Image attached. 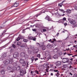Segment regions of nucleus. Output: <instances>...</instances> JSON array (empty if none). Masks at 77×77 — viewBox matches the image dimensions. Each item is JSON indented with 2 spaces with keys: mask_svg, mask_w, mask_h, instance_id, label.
I'll return each instance as SVG.
<instances>
[{
  "mask_svg": "<svg viewBox=\"0 0 77 77\" xmlns=\"http://www.w3.org/2000/svg\"><path fill=\"white\" fill-rule=\"evenodd\" d=\"M6 55L5 54H4L1 56V58H2V59H3L2 60H4L3 59H4V58H5V57H6Z\"/></svg>",
  "mask_w": 77,
  "mask_h": 77,
  "instance_id": "nucleus-18",
  "label": "nucleus"
},
{
  "mask_svg": "<svg viewBox=\"0 0 77 77\" xmlns=\"http://www.w3.org/2000/svg\"><path fill=\"white\" fill-rule=\"evenodd\" d=\"M65 2V0H63V2H61V3H63V2Z\"/></svg>",
  "mask_w": 77,
  "mask_h": 77,
  "instance_id": "nucleus-54",
  "label": "nucleus"
},
{
  "mask_svg": "<svg viewBox=\"0 0 77 77\" xmlns=\"http://www.w3.org/2000/svg\"><path fill=\"white\" fill-rule=\"evenodd\" d=\"M20 63L22 64L23 66H25L27 63V62L24 61V60L23 59H21L20 61Z\"/></svg>",
  "mask_w": 77,
  "mask_h": 77,
  "instance_id": "nucleus-3",
  "label": "nucleus"
},
{
  "mask_svg": "<svg viewBox=\"0 0 77 77\" xmlns=\"http://www.w3.org/2000/svg\"><path fill=\"white\" fill-rule=\"evenodd\" d=\"M5 72H6V70H5L2 69L1 70V72L2 75L5 74Z\"/></svg>",
  "mask_w": 77,
  "mask_h": 77,
  "instance_id": "nucleus-13",
  "label": "nucleus"
},
{
  "mask_svg": "<svg viewBox=\"0 0 77 77\" xmlns=\"http://www.w3.org/2000/svg\"><path fill=\"white\" fill-rule=\"evenodd\" d=\"M14 5H12L11 6L12 8V7H14Z\"/></svg>",
  "mask_w": 77,
  "mask_h": 77,
  "instance_id": "nucleus-63",
  "label": "nucleus"
},
{
  "mask_svg": "<svg viewBox=\"0 0 77 77\" xmlns=\"http://www.w3.org/2000/svg\"><path fill=\"white\" fill-rule=\"evenodd\" d=\"M69 74L71 75H72V74L71 72H70Z\"/></svg>",
  "mask_w": 77,
  "mask_h": 77,
  "instance_id": "nucleus-46",
  "label": "nucleus"
},
{
  "mask_svg": "<svg viewBox=\"0 0 77 77\" xmlns=\"http://www.w3.org/2000/svg\"><path fill=\"white\" fill-rule=\"evenodd\" d=\"M3 59H2V57H0V60H3Z\"/></svg>",
  "mask_w": 77,
  "mask_h": 77,
  "instance_id": "nucleus-47",
  "label": "nucleus"
},
{
  "mask_svg": "<svg viewBox=\"0 0 77 77\" xmlns=\"http://www.w3.org/2000/svg\"><path fill=\"white\" fill-rule=\"evenodd\" d=\"M8 69H12L13 71H11V72H13L14 71H15L16 70L17 71H20V69H21V67L20 66H18L17 67L14 66L12 68L11 66H9L7 68Z\"/></svg>",
  "mask_w": 77,
  "mask_h": 77,
  "instance_id": "nucleus-1",
  "label": "nucleus"
},
{
  "mask_svg": "<svg viewBox=\"0 0 77 77\" xmlns=\"http://www.w3.org/2000/svg\"><path fill=\"white\" fill-rule=\"evenodd\" d=\"M54 71L56 72H57V73L55 74V75H56L57 77H59V72L57 70H54Z\"/></svg>",
  "mask_w": 77,
  "mask_h": 77,
  "instance_id": "nucleus-10",
  "label": "nucleus"
},
{
  "mask_svg": "<svg viewBox=\"0 0 77 77\" xmlns=\"http://www.w3.org/2000/svg\"><path fill=\"white\" fill-rule=\"evenodd\" d=\"M42 30H43V32H45V31H46V29H43Z\"/></svg>",
  "mask_w": 77,
  "mask_h": 77,
  "instance_id": "nucleus-39",
  "label": "nucleus"
},
{
  "mask_svg": "<svg viewBox=\"0 0 77 77\" xmlns=\"http://www.w3.org/2000/svg\"><path fill=\"white\" fill-rule=\"evenodd\" d=\"M63 21H65V20H66V18L65 17H64L63 18Z\"/></svg>",
  "mask_w": 77,
  "mask_h": 77,
  "instance_id": "nucleus-40",
  "label": "nucleus"
},
{
  "mask_svg": "<svg viewBox=\"0 0 77 77\" xmlns=\"http://www.w3.org/2000/svg\"><path fill=\"white\" fill-rule=\"evenodd\" d=\"M19 6V3L15 2L14 4V7H18Z\"/></svg>",
  "mask_w": 77,
  "mask_h": 77,
  "instance_id": "nucleus-16",
  "label": "nucleus"
},
{
  "mask_svg": "<svg viewBox=\"0 0 77 77\" xmlns=\"http://www.w3.org/2000/svg\"><path fill=\"white\" fill-rule=\"evenodd\" d=\"M26 43H23L21 44L20 47H25L26 46Z\"/></svg>",
  "mask_w": 77,
  "mask_h": 77,
  "instance_id": "nucleus-17",
  "label": "nucleus"
},
{
  "mask_svg": "<svg viewBox=\"0 0 77 77\" xmlns=\"http://www.w3.org/2000/svg\"><path fill=\"white\" fill-rule=\"evenodd\" d=\"M33 37L32 36H29L28 39H29V40H32V39L33 38Z\"/></svg>",
  "mask_w": 77,
  "mask_h": 77,
  "instance_id": "nucleus-23",
  "label": "nucleus"
},
{
  "mask_svg": "<svg viewBox=\"0 0 77 77\" xmlns=\"http://www.w3.org/2000/svg\"><path fill=\"white\" fill-rule=\"evenodd\" d=\"M69 21L71 24H72L73 25L75 24L76 23V21L73 19L69 20Z\"/></svg>",
  "mask_w": 77,
  "mask_h": 77,
  "instance_id": "nucleus-8",
  "label": "nucleus"
},
{
  "mask_svg": "<svg viewBox=\"0 0 77 77\" xmlns=\"http://www.w3.org/2000/svg\"><path fill=\"white\" fill-rule=\"evenodd\" d=\"M26 74V70H25L23 71V70H20V75L21 76H23L24 74Z\"/></svg>",
  "mask_w": 77,
  "mask_h": 77,
  "instance_id": "nucleus-5",
  "label": "nucleus"
},
{
  "mask_svg": "<svg viewBox=\"0 0 77 77\" xmlns=\"http://www.w3.org/2000/svg\"><path fill=\"white\" fill-rule=\"evenodd\" d=\"M31 60H32V62H33V60H35V57H32L31 58Z\"/></svg>",
  "mask_w": 77,
  "mask_h": 77,
  "instance_id": "nucleus-25",
  "label": "nucleus"
},
{
  "mask_svg": "<svg viewBox=\"0 0 77 77\" xmlns=\"http://www.w3.org/2000/svg\"><path fill=\"white\" fill-rule=\"evenodd\" d=\"M29 0H25L24 1V3H27Z\"/></svg>",
  "mask_w": 77,
  "mask_h": 77,
  "instance_id": "nucleus-37",
  "label": "nucleus"
},
{
  "mask_svg": "<svg viewBox=\"0 0 77 77\" xmlns=\"http://www.w3.org/2000/svg\"><path fill=\"white\" fill-rule=\"evenodd\" d=\"M12 46L13 47V48H15V47H16V46H15V45L14 44H13L12 45Z\"/></svg>",
  "mask_w": 77,
  "mask_h": 77,
  "instance_id": "nucleus-33",
  "label": "nucleus"
},
{
  "mask_svg": "<svg viewBox=\"0 0 77 77\" xmlns=\"http://www.w3.org/2000/svg\"><path fill=\"white\" fill-rule=\"evenodd\" d=\"M32 30H33V32H36V30L35 29H32Z\"/></svg>",
  "mask_w": 77,
  "mask_h": 77,
  "instance_id": "nucleus-41",
  "label": "nucleus"
},
{
  "mask_svg": "<svg viewBox=\"0 0 77 77\" xmlns=\"http://www.w3.org/2000/svg\"><path fill=\"white\" fill-rule=\"evenodd\" d=\"M30 48L31 49H33L34 48V46H31L30 47Z\"/></svg>",
  "mask_w": 77,
  "mask_h": 77,
  "instance_id": "nucleus-42",
  "label": "nucleus"
},
{
  "mask_svg": "<svg viewBox=\"0 0 77 77\" xmlns=\"http://www.w3.org/2000/svg\"><path fill=\"white\" fill-rule=\"evenodd\" d=\"M36 39V38L33 37L32 38V40H33V41H35Z\"/></svg>",
  "mask_w": 77,
  "mask_h": 77,
  "instance_id": "nucleus-29",
  "label": "nucleus"
},
{
  "mask_svg": "<svg viewBox=\"0 0 77 77\" xmlns=\"http://www.w3.org/2000/svg\"><path fill=\"white\" fill-rule=\"evenodd\" d=\"M3 29V27L2 26H0V29Z\"/></svg>",
  "mask_w": 77,
  "mask_h": 77,
  "instance_id": "nucleus-50",
  "label": "nucleus"
},
{
  "mask_svg": "<svg viewBox=\"0 0 77 77\" xmlns=\"http://www.w3.org/2000/svg\"><path fill=\"white\" fill-rule=\"evenodd\" d=\"M17 77H20V75H18L17 76Z\"/></svg>",
  "mask_w": 77,
  "mask_h": 77,
  "instance_id": "nucleus-62",
  "label": "nucleus"
},
{
  "mask_svg": "<svg viewBox=\"0 0 77 77\" xmlns=\"http://www.w3.org/2000/svg\"><path fill=\"white\" fill-rule=\"evenodd\" d=\"M27 39H24L23 40V42H27Z\"/></svg>",
  "mask_w": 77,
  "mask_h": 77,
  "instance_id": "nucleus-30",
  "label": "nucleus"
},
{
  "mask_svg": "<svg viewBox=\"0 0 77 77\" xmlns=\"http://www.w3.org/2000/svg\"><path fill=\"white\" fill-rule=\"evenodd\" d=\"M56 41V39H54L53 41L51 42V43H53L54 42V41Z\"/></svg>",
  "mask_w": 77,
  "mask_h": 77,
  "instance_id": "nucleus-36",
  "label": "nucleus"
},
{
  "mask_svg": "<svg viewBox=\"0 0 77 77\" xmlns=\"http://www.w3.org/2000/svg\"><path fill=\"white\" fill-rule=\"evenodd\" d=\"M69 68L70 69V70H72V68H73V67H72V66L70 65V66Z\"/></svg>",
  "mask_w": 77,
  "mask_h": 77,
  "instance_id": "nucleus-26",
  "label": "nucleus"
},
{
  "mask_svg": "<svg viewBox=\"0 0 77 77\" xmlns=\"http://www.w3.org/2000/svg\"><path fill=\"white\" fill-rule=\"evenodd\" d=\"M3 63H4L5 65H7L9 63L12 64L13 63V59H10L9 60H4Z\"/></svg>",
  "mask_w": 77,
  "mask_h": 77,
  "instance_id": "nucleus-2",
  "label": "nucleus"
},
{
  "mask_svg": "<svg viewBox=\"0 0 77 77\" xmlns=\"http://www.w3.org/2000/svg\"><path fill=\"white\" fill-rule=\"evenodd\" d=\"M75 36H77V34L74 35Z\"/></svg>",
  "mask_w": 77,
  "mask_h": 77,
  "instance_id": "nucleus-59",
  "label": "nucleus"
},
{
  "mask_svg": "<svg viewBox=\"0 0 77 77\" xmlns=\"http://www.w3.org/2000/svg\"><path fill=\"white\" fill-rule=\"evenodd\" d=\"M35 72L37 74H39V72H38V71L36 70H35Z\"/></svg>",
  "mask_w": 77,
  "mask_h": 77,
  "instance_id": "nucleus-35",
  "label": "nucleus"
},
{
  "mask_svg": "<svg viewBox=\"0 0 77 77\" xmlns=\"http://www.w3.org/2000/svg\"><path fill=\"white\" fill-rule=\"evenodd\" d=\"M19 54L17 52H15L14 53L13 57H18V56L19 55Z\"/></svg>",
  "mask_w": 77,
  "mask_h": 77,
  "instance_id": "nucleus-12",
  "label": "nucleus"
},
{
  "mask_svg": "<svg viewBox=\"0 0 77 77\" xmlns=\"http://www.w3.org/2000/svg\"><path fill=\"white\" fill-rule=\"evenodd\" d=\"M66 50H67V51L68 50H69V48H68V49H66Z\"/></svg>",
  "mask_w": 77,
  "mask_h": 77,
  "instance_id": "nucleus-55",
  "label": "nucleus"
},
{
  "mask_svg": "<svg viewBox=\"0 0 77 77\" xmlns=\"http://www.w3.org/2000/svg\"><path fill=\"white\" fill-rule=\"evenodd\" d=\"M20 37L19 36L16 39V41H19V40H20Z\"/></svg>",
  "mask_w": 77,
  "mask_h": 77,
  "instance_id": "nucleus-27",
  "label": "nucleus"
},
{
  "mask_svg": "<svg viewBox=\"0 0 77 77\" xmlns=\"http://www.w3.org/2000/svg\"><path fill=\"white\" fill-rule=\"evenodd\" d=\"M63 5V4L60 3L58 4V6H60V7H62V5Z\"/></svg>",
  "mask_w": 77,
  "mask_h": 77,
  "instance_id": "nucleus-31",
  "label": "nucleus"
},
{
  "mask_svg": "<svg viewBox=\"0 0 77 77\" xmlns=\"http://www.w3.org/2000/svg\"><path fill=\"white\" fill-rule=\"evenodd\" d=\"M57 42H62V41H60V40L58 41Z\"/></svg>",
  "mask_w": 77,
  "mask_h": 77,
  "instance_id": "nucleus-56",
  "label": "nucleus"
},
{
  "mask_svg": "<svg viewBox=\"0 0 77 77\" xmlns=\"http://www.w3.org/2000/svg\"><path fill=\"white\" fill-rule=\"evenodd\" d=\"M20 57H26V55H25V53L22 52L20 54Z\"/></svg>",
  "mask_w": 77,
  "mask_h": 77,
  "instance_id": "nucleus-11",
  "label": "nucleus"
},
{
  "mask_svg": "<svg viewBox=\"0 0 77 77\" xmlns=\"http://www.w3.org/2000/svg\"><path fill=\"white\" fill-rule=\"evenodd\" d=\"M63 68H66L68 67V65L66 64H64L63 65Z\"/></svg>",
  "mask_w": 77,
  "mask_h": 77,
  "instance_id": "nucleus-24",
  "label": "nucleus"
},
{
  "mask_svg": "<svg viewBox=\"0 0 77 77\" xmlns=\"http://www.w3.org/2000/svg\"><path fill=\"white\" fill-rule=\"evenodd\" d=\"M37 44L38 45L40 46V47H42V49L43 50H45V45H43V44H42V45H41V44L39 43H38Z\"/></svg>",
  "mask_w": 77,
  "mask_h": 77,
  "instance_id": "nucleus-7",
  "label": "nucleus"
},
{
  "mask_svg": "<svg viewBox=\"0 0 77 77\" xmlns=\"http://www.w3.org/2000/svg\"><path fill=\"white\" fill-rule=\"evenodd\" d=\"M57 56V55H55V56H54V58H57V57H55V56Z\"/></svg>",
  "mask_w": 77,
  "mask_h": 77,
  "instance_id": "nucleus-45",
  "label": "nucleus"
},
{
  "mask_svg": "<svg viewBox=\"0 0 77 77\" xmlns=\"http://www.w3.org/2000/svg\"><path fill=\"white\" fill-rule=\"evenodd\" d=\"M74 42H77V41H76V40H75L74 41Z\"/></svg>",
  "mask_w": 77,
  "mask_h": 77,
  "instance_id": "nucleus-57",
  "label": "nucleus"
},
{
  "mask_svg": "<svg viewBox=\"0 0 77 77\" xmlns=\"http://www.w3.org/2000/svg\"><path fill=\"white\" fill-rule=\"evenodd\" d=\"M47 48H51V47H52V45H51L49 43L48 44L47 46Z\"/></svg>",
  "mask_w": 77,
  "mask_h": 77,
  "instance_id": "nucleus-15",
  "label": "nucleus"
},
{
  "mask_svg": "<svg viewBox=\"0 0 77 77\" xmlns=\"http://www.w3.org/2000/svg\"><path fill=\"white\" fill-rule=\"evenodd\" d=\"M55 64L57 66H59L62 64L61 62L60 61H57L56 63Z\"/></svg>",
  "mask_w": 77,
  "mask_h": 77,
  "instance_id": "nucleus-9",
  "label": "nucleus"
},
{
  "mask_svg": "<svg viewBox=\"0 0 77 77\" xmlns=\"http://www.w3.org/2000/svg\"><path fill=\"white\" fill-rule=\"evenodd\" d=\"M68 45L67 46H68V47H69V46H70V45Z\"/></svg>",
  "mask_w": 77,
  "mask_h": 77,
  "instance_id": "nucleus-60",
  "label": "nucleus"
},
{
  "mask_svg": "<svg viewBox=\"0 0 77 77\" xmlns=\"http://www.w3.org/2000/svg\"><path fill=\"white\" fill-rule=\"evenodd\" d=\"M22 43L21 42H17V45H21Z\"/></svg>",
  "mask_w": 77,
  "mask_h": 77,
  "instance_id": "nucleus-20",
  "label": "nucleus"
},
{
  "mask_svg": "<svg viewBox=\"0 0 77 77\" xmlns=\"http://www.w3.org/2000/svg\"><path fill=\"white\" fill-rule=\"evenodd\" d=\"M74 77H77V74H75L74 75Z\"/></svg>",
  "mask_w": 77,
  "mask_h": 77,
  "instance_id": "nucleus-38",
  "label": "nucleus"
},
{
  "mask_svg": "<svg viewBox=\"0 0 77 77\" xmlns=\"http://www.w3.org/2000/svg\"><path fill=\"white\" fill-rule=\"evenodd\" d=\"M19 36L20 37V39H24V36H23L21 35H20Z\"/></svg>",
  "mask_w": 77,
  "mask_h": 77,
  "instance_id": "nucleus-21",
  "label": "nucleus"
},
{
  "mask_svg": "<svg viewBox=\"0 0 77 77\" xmlns=\"http://www.w3.org/2000/svg\"><path fill=\"white\" fill-rule=\"evenodd\" d=\"M41 57V55L40 54H37V57Z\"/></svg>",
  "mask_w": 77,
  "mask_h": 77,
  "instance_id": "nucleus-34",
  "label": "nucleus"
},
{
  "mask_svg": "<svg viewBox=\"0 0 77 77\" xmlns=\"http://www.w3.org/2000/svg\"><path fill=\"white\" fill-rule=\"evenodd\" d=\"M60 11H61V12H62L63 13H65V11H64L63 10L60 9Z\"/></svg>",
  "mask_w": 77,
  "mask_h": 77,
  "instance_id": "nucleus-28",
  "label": "nucleus"
},
{
  "mask_svg": "<svg viewBox=\"0 0 77 77\" xmlns=\"http://www.w3.org/2000/svg\"><path fill=\"white\" fill-rule=\"evenodd\" d=\"M51 75H53V73H51Z\"/></svg>",
  "mask_w": 77,
  "mask_h": 77,
  "instance_id": "nucleus-51",
  "label": "nucleus"
},
{
  "mask_svg": "<svg viewBox=\"0 0 77 77\" xmlns=\"http://www.w3.org/2000/svg\"><path fill=\"white\" fill-rule=\"evenodd\" d=\"M38 60V59L37 58H35V61H36V60Z\"/></svg>",
  "mask_w": 77,
  "mask_h": 77,
  "instance_id": "nucleus-43",
  "label": "nucleus"
},
{
  "mask_svg": "<svg viewBox=\"0 0 77 77\" xmlns=\"http://www.w3.org/2000/svg\"><path fill=\"white\" fill-rule=\"evenodd\" d=\"M64 26H66V25H67V23H64Z\"/></svg>",
  "mask_w": 77,
  "mask_h": 77,
  "instance_id": "nucleus-44",
  "label": "nucleus"
},
{
  "mask_svg": "<svg viewBox=\"0 0 77 77\" xmlns=\"http://www.w3.org/2000/svg\"><path fill=\"white\" fill-rule=\"evenodd\" d=\"M68 56H71V55H72V54H68Z\"/></svg>",
  "mask_w": 77,
  "mask_h": 77,
  "instance_id": "nucleus-52",
  "label": "nucleus"
},
{
  "mask_svg": "<svg viewBox=\"0 0 77 77\" xmlns=\"http://www.w3.org/2000/svg\"><path fill=\"white\" fill-rule=\"evenodd\" d=\"M65 14H63V15H62V16H64Z\"/></svg>",
  "mask_w": 77,
  "mask_h": 77,
  "instance_id": "nucleus-64",
  "label": "nucleus"
},
{
  "mask_svg": "<svg viewBox=\"0 0 77 77\" xmlns=\"http://www.w3.org/2000/svg\"><path fill=\"white\" fill-rule=\"evenodd\" d=\"M46 20H48V21H51V19L50 18V17L49 16H47L45 17Z\"/></svg>",
  "mask_w": 77,
  "mask_h": 77,
  "instance_id": "nucleus-14",
  "label": "nucleus"
},
{
  "mask_svg": "<svg viewBox=\"0 0 77 77\" xmlns=\"http://www.w3.org/2000/svg\"><path fill=\"white\" fill-rule=\"evenodd\" d=\"M62 63H68L69 62V59L67 58H63L62 61Z\"/></svg>",
  "mask_w": 77,
  "mask_h": 77,
  "instance_id": "nucleus-6",
  "label": "nucleus"
},
{
  "mask_svg": "<svg viewBox=\"0 0 77 77\" xmlns=\"http://www.w3.org/2000/svg\"><path fill=\"white\" fill-rule=\"evenodd\" d=\"M12 65H13V66H17V64H16L15 63H14V62H13V63Z\"/></svg>",
  "mask_w": 77,
  "mask_h": 77,
  "instance_id": "nucleus-22",
  "label": "nucleus"
},
{
  "mask_svg": "<svg viewBox=\"0 0 77 77\" xmlns=\"http://www.w3.org/2000/svg\"><path fill=\"white\" fill-rule=\"evenodd\" d=\"M43 13H45V12L44 11V10L42 11L41 13L37 14L36 15L34 16V18L35 19H36L37 18V17H38V16L41 15V14H43Z\"/></svg>",
  "mask_w": 77,
  "mask_h": 77,
  "instance_id": "nucleus-4",
  "label": "nucleus"
},
{
  "mask_svg": "<svg viewBox=\"0 0 77 77\" xmlns=\"http://www.w3.org/2000/svg\"><path fill=\"white\" fill-rule=\"evenodd\" d=\"M59 33L57 32V34H56V35L57 36H58V35H59Z\"/></svg>",
  "mask_w": 77,
  "mask_h": 77,
  "instance_id": "nucleus-49",
  "label": "nucleus"
},
{
  "mask_svg": "<svg viewBox=\"0 0 77 77\" xmlns=\"http://www.w3.org/2000/svg\"><path fill=\"white\" fill-rule=\"evenodd\" d=\"M31 74H32V73H33V71H31Z\"/></svg>",
  "mask_w": 77,
  "mask_h": 77,
  "instance_id": "nucleus-61",
  "label": "nucleus"
},
{
  "mask_svg": "<svg viewBox=\"0 0 77 77\" xmlns=\"http://www.w3.org/2000/svg\"><path fill=\"white\" fill-rule=\"evenodd\" d=\"M71 10H70L69 9H68L66 11V12L67 14H70L71 13Z\"/></svg>",
  "mask_w": 77,
  "mask_h": 77,
  "instance_id": "nucleus-19",
  "label": "nucleus"
},
{
  "mask_svg": "<svg viewBox=\"0 0 77 77\" xmlns=\"http://www.w3.org/2000/svg\"><path fill=\"white\" fill-rule=\"evenodd\" d=\"M51 67H53V64H50Z\"/></svg>",
  "mask_w": 77,
  "mask_h": 77,
  "instance_id": "nucleus-53",
  "label": "nucleus"
},
{
  "mask_svg": "<svg viewBox=\"0 0 77 77\" xmlns=\"http://www.w3.org/2000/svg\"><path fill=\"white\" fill-rule=\"evenodd\" d=\"M58 49V48H56L55 49H54V51H56V52H57V49Z\"/></svg>",
  "mask_w": 77,
  "mask_h": 77,
  "instance_id": "nucleus-32",
  "label": "nucleus"
},
{
  "mask_svg": "<svg viewBox=\"0 0 77 77\" xmlns=\"http://www.w3.org/2000/svg\"><path fill=\"white\" fill-rule=\"evenodd\" d=\"M66 54V53H64V55H65V54Z\"/></svg>",
  "mask_w": 77,
  "mask_h": 77,
  "instance_id": "nucleus-58",
  "label": "nucleus"
},
{
  "mask_svg": "<svg viewBox=\"0 0 77 77\" xmlns=\"http://www.w3.org/2000/svg\"><path fill=\"white\" fill-rule=\"evenodd\" d=\"M48 41L49 42H51L52 41H51V39H50V40H48Z\"/></svg>",
  "mask_w": 77,
  "mask_h": 77,
  "instance_id": "nucleus-48",
  "label": "nucleus"
}]
</instances>
